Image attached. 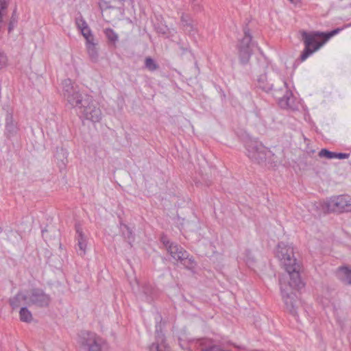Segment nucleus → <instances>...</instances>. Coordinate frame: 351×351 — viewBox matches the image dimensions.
<instances>
[{"label":"nucleus","mask_w":351,"mask_h":351,"mask_svg":"<svg viewBox=\"0 0 351 351\" xmlns=\"http://www.w3.org/2000/svg\"><path fill=\"white\" fill-rule=\"evenodd\" d=\"M115 1H117L120 4L121 6H123L124 3L126 1H130L131 4L133 3V0H115Z\"/></svg>","instance_id":"nucleus-36"},{"label":"nucleus","mask_w":351,"mask_h":351,"mask_svg":"<svg viewBox=\"0 0 351 351\" xmlns=\"http://www.w3.org/2000/svg\"><path fill=\"white\" fill-rule=\"evenodd\" d=\"M290 3L294 5H297L300 2V0H289Z\"/></svg>","instance_id":"nucleus-37"},{"label":"nucleus","mask_w":351,"mask_h":351,"mask_svg":"<svg viewBox=\"0 0 351 351\" xmlns=\"http://www.w3.org/2000/svg\"><path fill=\"white\" fill-rule=\"evenodd\" d=\"M27 305L36 306L39 308H47L49 306L51 298L39 287H34L27 291Z\"/></svg>","instance_id":"nucleus-10"},{"label":"nucleus","mask_w":351,"mask_h":351,"mask_svg":"<svg viewBox=\"0 0 351 351\" xmlns=\"http://www.w3.org/2000/svg\"><path fill=\"white\" fill-rule=\"evenodd\" d=\"M319 156L321 158H326L328 159H332L335 157V152H330L327 149H322L319 154Z\"/></svg>","instance_id":"nucleus-25"},{"label":"nucleus","mask_w":351,"mask_h":351,"mask_svg":"<svg viewBox=\"0 0 351 351\" xmlns=\"http://www.w3.org/2000/svg\"><path fill=\"white\" fill-rule=\"evenodd\" d=\"M18 128L16 123L5 124V134L8 137L10 138L14 136L17 132Z\"/></svg>","instance_id":"nucleus-21"},{"label":"nucleus","mask_w":351,"mask_h":351,"mask_svg":"<svg viewBox=\"0 0 351 351\" xmlns=\"http://www.w3.org/2000/svg\"><path fill=\"white\" fill-rule=\"evenodd\" d=\"M17 16H16V10H14L12 14V16H11V19L10 20V23H9V25H8V32H11L12 31V29H14V26L16 25V24L17 23Z\"/></svg>","instance_id":"nucleus-28"},{"label":"nucleus","mask_w":351,"mask_h":351,"mask_svg":"<svg viewBox=\"0 0 351 351\" xmlns=\"http://www.w3.org/2000/svg\"><path fill=\"white\" fill-rule=\"evenodd\" d=\"M86 46L90 58L94 62L97 61L99 56L97 43L93 40L90 43H86Z\"/></svg>","instance_id":"nucleus-16"},{"label":"nucleus","mask_w":351,"mask_h":351,"mask_svg":"<svg viewBox=\"0 0 351 351\" xmlns=\"http://www.w3.org/2000/svg\"><path fill=\"white\" fill-rule=\"evenodd\" d=\"M149 351H162V350L160 349L158 343H153L149 346Z\"/></svg>","instance_id":"nucleus-35"},{"label":"nucleus","mask_w":351,"mask_h":351,"mask_svg":"<svg viewBox=\"0 0 351 351\" xmlns=\"http://www.w3.org/2000/svg\"><path fill=\"white\" fill-rule=\"evenodd\" d=\"M8 5V0H0V15H3V12L7 9Z\"/></svg>","instance_id":"nucleus-32"},{"label":"nucleus","mask_w":351,"mask_h":351,"mask_svg":"<svg viewBox=\"0 0 351 351\" xmlns=\"http://www.w3.org/2000/svg\"><path fill=\"white\" fill-rule=\"evenodd\" d=\"M9 304L13 310L19 308L23 304L27 305V293L19 291L14 297L10 298Z\"/></svg>","instance_id":"nucleus-12"},{"label":"nucleus","mask_w":351,"mask_h":351,"mask_svg":"<svg viewBox=\"0 0 351 351\" xmlns=\"http://www.w3.org/2000/svg\"><path fill=\"white\" fill-rule=\"evenodd\" d=\"M193 3H195L197 0H191Z\"/></svg>","instance_id":"nucleus-40"},{"label":"nucleus","mask_w":351,"mask_h":351,"mask_svg":"<svg viewBox=\"0 0 351 351\" xmlns=\"http://www.w3.org/2000/svg\"><path fill=\"white\" fill-rule=\"evenodd\" d=\"M143 291L148 300H152L154 293V288L150 284H145L143 287Z\"/></svg>","instance_id":"nucleus-22"},{"label":"nucleus","mask_w":351,"mask_h":351,"mask_svg":"<svg viewBox=\"0 0 351 351\" xmlns=\"http://www.w3.org/2000/svg\"><path fill=\"white\" fill-rule=\"evenodd\" d=\"M8 58L6 55L0 50V69L5 67L7 65Z\"/></svg>","instance_id":"nucleus-30"},{"label":"nucleus","mask_w":351,"mask_h":351,"mask_svg":"<svg viewBox=\"0 0 351 351\" xmlns=\"http://www.w3.org/2000/svg\"><path fill=\"white\" fill-rule=\"evenodd\" d=\"M5 124L12 123L15 122L13 119V110L8 106L7 107L6 114H5Z\"/></svg>","instance_id":"nucleus-27"},{"label":"nucleus","mask_w":351,"mask_h":351,"mask_svg":"<svg viewBox=\"0 0 351 351\" xmlns=\"http://www.w3.org/2000/svg\"><path fill=\"white\" fill-rule=\"evenodd\" d=\"M20 320L23 322L29 323L33 319L31 311L26 307L23 306L19 311Z\"/></svg>","instance_id":"nucleus-17"},{"label":"nucleus","mask_w":351,"mask_h":351,"mask_svg":"<svg viewBox=\"0 0 351 351\" xmlns=\"http://www.w3.org/2000/svg\"><path fill=\"white\" fill-rule=\"evenodd\" d=\"M105 341L95 332L83 330L78 335V343L86 351H101Z\"/></svg>","instance_id":"nucleus-8"},{"label":"nucleus","mask_w":351,"mask_h":351,"mask_svg":"<svg viewBox=\"0 0 351 351\" xmlns=\"http://www.w3.org/2000/svg\"><path fill=\"white\" fill-rule=\"evenodd\" d=\"M104 34L108 38V41L113 43L114 45L118 40V34L112 28L108 27L105 29Z\"/></svg>","instance_id":"nucleus-20"},{"label":"nucleus","mask_w":351,"mask_h":351,"mask_svg":"<svg viewBox=\"0 0 351 351\" xmlns=\"http://www.w3.org/2000/svg\"><path fill=\"white\" fill-rule=\"evenodd\" d=\"M76 25L79 29L82 32V29H86V28L88 27V25L86 21L84 19L82 16L76 19Z\"/></svg>","instance_id":"nucleus-26"},{"label":"nucleus","mask_w":351,"mask_h":351,"mask_svg":"<svg viewBox=\"0 0 351 351\" xmlns=\"http://www.w3.org/2000/svg\"><path fill=\"white\" fill-rule=\"evenodd\" d=\"M86 104H84L80 109V113L87 120L93 123H98L101 120L102 112L98 104L92 96L86 95Z\"/></svg>","instance_id":"nucleus-9"},{"label":"nucleus","mask_w":351,"mask_h":351,"mask_svg":"<svg viewBox=\"0 0 351 351\" xmlns=\"http://www.w3.org/2000/svg\"><path fill=\"white\" fill-rule=\"evenodd\" d=\"M81 33L86 39V43L94 40V36L89 27L86 28V29H82Z\"/></svg>","instance_id":"nucleus-24"},{"label":"nucleus","mask_w":351,"mask_h":351,"mask_svg":"<svg viewBox=\"0 0 351 351\" xmlns=\"http://www.w3.org/2000/svg\"><path fill=\"white\" fill-rule=\"evenodd\" d=\"M167 250L172 256V258L176 261H180L182 258H185L187 252L182 247L174 243L171 244Z\"/></svg>","instance_id":"nucleus-14"},{"label":"nucleus","mask_w":351,"mask_h":351,"mask_svg":"<svg viewBox=\"0 0 351 351\" xmlns=\"http://www.w3.org/2000/svg\"><path fill=\"white\" fill-rule=\"evenodd\" d=\"M155 29L158 34H161L162 35L167 34L168 32V30H169L168 27L166 25H158V26H156Z\"/></svg>","instance_id":"nucleus-31"},{"label":"nucleus","mask_w":351,"mask_h":351,"mask_svg":"<svg viewBox=\"0 0 351 351\" xmlns=\"http://www.w3.org/2000/svg\"><path fill=\"white\" fill-rule=\"evenodd\" d=\"M180 25L183 31L190 36H195L197 32L196 25L190 15L182 13Z\"/></svg>","instance_id":"nucleus-11"},{"label":"nucleus","mask_w":351,"mask_h":351,"mask_svg":"<svg viewBox=\"0 0 351 351\" xmlns=\"http://www.w3.org/2000/svg\"><path fill=\"white\" fill-rule=\"evenodd\" d=\"M277 256L287 273L279 279L282 298L287 311L297 318V296L293 290L304 286L300 274V265L294 258L293 248L282 242L278 245Z\"/></svg>","instance_id":"nucleus-1"},{"label":"nucleus","mask_w":351,"mask_h":351,"mask_svg":"<svg viewBox=\"0 0 351 351\" xmlns=\"http://www.w3.org/2000/svg\"><path fill=\"white\" fill-rule=\"evenodd\" d=\"M161 242L164 244V245L165 246V247L167 248V250L169 248V246L171 245V244H173V243H171L170 242V241L169 240V239L167 238V236L165 235H162L161 237Z\"/></svg>","instance_id":"nucleus-33"},{"label":"nucleus","mask_w":351,"mask_h":351,"mask_svg":"<svg viewBox=\"0 0 351 351\" xmlns=\"http://www.w3.org/2000/svg\"><path fill=\"white\" fill-rule=\"evenodd\" d=\"M76 239L77 241V246L79 248L77 253L80 256H84L86 254L87 239L79 226H76Z\"/></svg>","instance_id":"nucleus-13"},{"label":"nucleus","mask_w":351,"mask_h":351,"mask_svg":"<svg viewBox=\"0 0 351 351\" xmlns=\"http://www.w3.org/2000/svg\"><path fill=\"white\" fill-rule=\"evenodd\" d=\"M247 156L253 162L263 164L266 161L271 162L274 154L261 142L249 140L245 143Z\"/></svg>","instance_id":"nucleus-3"},{"label":"nucleus","mask_w":351,"mask_h":351,"mask_svg":"<svg viewBox=\"0 0 351 351\" xmlns=\"http://www.w3.org/2000/svg\"><path fill=\"white\" fill-rule=\"evenodd\" d=\"M62 94L67 103L73 108L79 110L84 104L87 103L86 95L83 96L77 86H75L71 80L66 79L62 82Z\"/></svg>","instance_id":"nucleus-5"},{"label":"nucleus","mask_w":351,"mask_h":351,"mask_svg":"<svg viewBox=\"0 0 351 351\" xmlns=\"http://www.w3.org/2000/svg\"><path fill=\"white\" fill-rule=\"evenodd\" d=\"M341 30V29H339V28H337V29H335L330 32H326V33H324V36H323V38H324L325 40V42L326 40H328L329 38H330L331 37H332L333 36L336 35L337 34H338L340 31Z\"/></svg>","instance_id":"nucleus-29"},{"label":"nucleus","mask_w":351,"mask_h":351,"mask_svg":"<svg viewBox=\"0 0 351 351\" xmlns=\"http://www.w3.org/2000/svg\"><path fill=\"white\" fill-rule=\"evenodd\" d=\"M179 261L188 269H192L195 266V262L192 257H189V254L186 252L185 258H182Z\"/></svg>","instance_id":"nucleus-19"},{"label":"nucleus","mask_w":351,"mask_h":351,"mask_svg":"<svg viewBox=\"0 0 351 351\" xmlns=\"http://www.w3.org/2000/svg\"><path fill=\"white\" fill-rule=\"evenodd\" d=\"M3 15H0V23L2 22V18Z\"/></svg>","instance_id":"nucleus-38"},{"label":"nucleus","mask_w":351,"mask_h":351,"mask_svg":"<svg viewBox=\"0 0 351 351\" xmlns=\"http://www.w3.org/2000/svg\"><path fill=\"white\" fill-rule=\"evenodd\" d=\"M243 31L244 36L239 40L237 49L240 62L246 64L253 53L255 43L252 42V36L247 25L243 27Z\"/></svg>","instance_id":"nucleus-7"},{"label":"nucleus","mask_w":351,"mask_h":351,"mask_svg":"<svg viewBox=\"0 0 351 351\" xmlns=\"http://www.w3.org/2000/svg\"><path fill=\"white\" fill-rule=\"evenodd\" d=\"M350 154L346 153H336L335 152V158L338 159H346L349 157Z\"/></svg>","instance_id":"nucleus-34"},{"label":"nucleus","mask_w":351,"mask_h":351,"mask_svg":"<svg viewBox=\"0 0 351 351\" xmlns=\"http://www.w3.org/2000/svg\"><path fill=\"white\" fill-rule=\"evenodd\" d=\"M144 67L148 71L153 72L159 69V64L151 57H146L145 59Z\"/></svg>","instance_id":"nucleus-18"},{"label":"nucleus","mask_w":351,"mask_h":351,"mask_svg":"<svg viewBox=\"0 0 351 351\" xmlns=\"http://www.w3.org/2000/svg\"><path fill=\"white\" fill-rule=\"evenodd\" d=\"M301 35L304 44V49L300 55V60L301 61H304L325 43L324 39L323 40H319V38H323L324 32H306L302 31Z\"/></svg>","instance_id":"nucleus-4"},{"label":"nucleus","mask_w":351,"mask_h":351,"mask_svg":"<svg viewBox=\"0 0 351 351\" xmlns=\"http://www.w3.org/2000/svg\"><path fill=\"white\" fill-rule=\"evenodd\" d=\"M337 278L343 283L351 285V269L347 266H341L337 269Z\"/></svg>","instance_id":"nucleus-15"},{"label":"nucleus","mask_w":351,"mask_h":351,"mask_svg":"<svg viewBox=\"0 0 351 351\" xmlns=\"http://www.w3.org/2000/svg\"><path fill=\"white\" fill-rule=\"evenodd\" d=\"M125 231L123 232V235L127 239L128 243L132 246V242L134 241V236L132 230L126 225H123Z\"/></svg>","instance_id":"nucleus-23"},{"label":"nucleus","mask_w":351,"mask_h":351,"mask_svg":"<svg viewBox=\"0 0 351 351\" xmlns=\"http://www.w3.org/2000/svg\"><path fill=\"white\" fill-rule=\"evenodd\" d=\"M46 231H47L46 230H42L43 236H44V234H45V232Z\"/></svg>","instance_id":"nucleus-39"},{"label":"nucleus","mask_w":351,"mask_h":351,"mask_svg":"<svg viewBox=\"0 0 351 351\" xmlns=\"http://www.w3.org/2000/svg\"><path fill=\"white\" fill-rule=\"evenodd\" d=\"M256 81L258 88L266 93L273 91V95L278 99V104L282 108H295L292 92L289 90L287 82L276 74L268 75L265 72L258 76Z\"/></svg>","instance_id":"nucleus-2"},{"label":"nucleus","mask_w":351,"mask_h":351,"mask_svg":"<svg viewBox=\"0 0 351 351\" xmlns=\"http://www.w3.org/2000/svg\"><path fill=\"white\" fill-rule=\"evenodd\" d=\"M322 208L328 213L350 212L351 196L346 194L332 196L323 203Z\"/></svg>","instance_id":"nucleus-6"}]
</instances>
